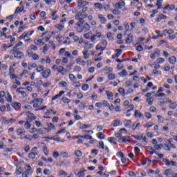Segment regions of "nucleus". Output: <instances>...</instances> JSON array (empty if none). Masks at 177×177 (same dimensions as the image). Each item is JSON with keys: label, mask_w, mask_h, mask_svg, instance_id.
<instances>
[{"label": "nucleus", "mask_w": 177, "mask_h": 177, "mask_svg": "<svg viewBox=\"0 0 177 177\" xmlns=\"http://www.w3.org/2000/svg\"><path fill=\"white\" fill-rule=\"evenodd\" d=\"M118 91L122 96H124L125 95V90L123 88L120 87Z\"/></svg>", "instance_id": "56"}, {"label": "nucleus", "mask_w": 177, "mask_h": 177, "mask_svg": "<svg viewBox=\"0 0 177 177\" xmlns=\"http://www.w3.org/2000/svg\"><path fill=\"white\" fill-rule=\"evenodd\" d=\"M12 106L14 109H15V110H19V109L21 107V104L19 102H13Z\"/></svg>", "instance_id": "26"}, {"label": "nucleus", "mask_w": 177, "mask_h": 177, "mask_svg": "<svg viewBox=\"0 0 177 177\" xmlns=\"http://www.w3.org/2000/svg\"><path fill=\"white\" fill-rule=\"evenodd\" d=\"M1 119L3 120L2 124L4 125H8V124H10V120H6V118L2 117Z\"/></svg>", "instance_id": "38"}, {"label": "nucleus", "mask_w": 177, "mask_h": 177, "mask_svg": "<svg viewBox=\"0 0 177 177\" xmlns=\"http://www.w3.org/2000/svg\"><path fill=\"white\" fill-rule=\"evenodd\" d=\"M88 3L86 1L78 0L77 5L79 8H82V11L85 12L88 9Z\"/></svg>", "instance_id": "3"}, {"label": "nucleus", "mask_w": 177, "mask_h": 177, "mask_svg": "<svg viewBox=\"0 0 177 177\" xmlns=\"http://www.w3.org/2000/svg\"><path fill=\"white\" fill-rule=\"evenodd\" d=\"M31 174H32V169L28 165L25 167V171L22 173V177H28Z\"/></svg>", "instance_id": "4"}, {"label": "nucleus", "mask_w": 177, "mask_h": 177, "mask_svg": "<svg viewBox=\"0 0 177 177\" xmlns=\"http://www.w3.org/2000/svg\"><path fill=\"white\" fill-rule=\"evenodd\" d=\"M64 44L66 45H70V44H71V41H70V37H66V39L64 41Z\"/></svg>", "instance_id": "62"}, {"label": "nucleus", "mask_w": 177, "mask_h": 177, "mask_svg": "<svg viewBox=\"0 0 177 177\" xmlns=\"http://www.w3.org/2000/svg\"><path fill=\"white\" fill-rule=\"evenodd\" d=\"M28 35V32H24L22 35L18 37V39H24V38H26Z\"/></svg>", "instance_id": "51"}, {"label": "nucleus", "mask_w": 177, "mask_h": 177, "mask_svg": "<svg viewBox=\"0 0 177 177\" xmlns=\"http://www.w3.org/2000/svg\"><path fill=\"white\" fill-rule=\"evenodd\" d=\"M112 13L115 15H118L121 14V11L118 9L113 10Z\"/></svg>", "instance_id": "55"}, {"label": "nucleus", "mask_w": 177, "mask_h": 177, "mask_svg": "<svg viewBox=\"0 0 177 177\" xmlns=\"http://www.w3.org/2000/svg\"><path fill=\"white\" fill-rule=\"evenodd\" d=\"M32 103H34L33 104L34 109H37V107H39V106H41V104H42V103H44V100H42V99L34 100L32 101Z\"/></svg>", "instance_id": "7"}, {"label": "nucleus", "mask_w": 177, "mask_h": 177, "mask_svg": "<svg viewBox=\"0 0 177 177\" xmlns=\"http://www.w3.org/2000/svg\"><path fill=\"white\" fill-rule=\"evenodd\" d=\"M17 135H19L20 136L21 135V133H26V130H24L23 129H18L17 130Z\"/></svg>", "instance_id": "44"}, {"label": "nucleus", "mask_w": 177, "mask_h": 177, "mask_svg": "<svg viewBox=\"0 0 177 177\" xmlns=\"http://www.w3.org/2000/svg\"><path fill=\"white\" fill-rule=\"evenodd\" d=\"M98 19H100V23H102V24H104V23L106 21V17H103V15L100 14L98 15Z\"/></svg>", "instance_id": "29"}, {"label": "nucleus", "mask_w": 177, "mask_h": 177, "mask_svg": "<svg viewBox=\"0 0 177 177\" xmlns=\"http://www.w3.org/2000/svg\"><path fill=\"white\" fill-rule=\"evenodd\" d=\"M75 156L77 157H82V151H75Z\"/></svg>", "instance_id": "63"}, {"label": "nucleus", "mask_w": 177, "mask_h": 177, "mask_svg": "<svg viewBox=\"0 0 177 177\" xmlns=\"http://www.w3.org/2000/svg\"><path fill=\"white\" fill-rule=\"evenodd\" d=\"M133 138H136L137 140H142V138H143V134H140V136H132Z\"/></svg>", "instance_id": "53"}, {"label": "nucleus", "mask_w": 177, "mask_h": 177, "mask_svg": "<svg viewBox=\"0 0 177 177\" xmlns=\"http://www.w3.org/2000/svg\"><path fill=\"white\" fill-rule=\"evenodd\" d=\"M161 53V51L160 50V49L157 48L156 50V51L154 52V53H151L150 55V58L152 60L156 59V57H158V56H160V54Z\"/></svg>", "instance_id": "9"}, {"label": "nucleus", "mask_w": 177, "mask_h": 177, "mask_svg": "<svg viewBox=\"0 0 177 177\" xmlns=\"http://www.w3.org/2000/svg\"><path fill=\"white\" fill-rule=\"evenodd\" d=\"M161 0H158L156 2V6H158V9H162V5L161 4Z\"/></svg>", "instance_id": "47"}, {"label": "nucleus", "mask_w": 177, "mask_h": 177, "mask_svg": "<svg viewBox=\"0 0 177 177\" xmlns=\"http://www.w3.org/2000/svg\"><path fill=\"white\" fill-rule=\"evenodd\" d=\"M55 28H57L60 31H63V30H64V26L62 24H57L55 26Z\"/></svg>", "instance_id": "46"}, {"label": "nucleus", "mask_w": 177, "mask_h": 177, "mask_svg": "<svg viewBox=\"0 0 177 177\" xmlns=\"http://www.w3.org/2000/svg\"><path fill=\"white\" fill-rule=\"evenodd\" d=\"M79 128L80 129H88V128H92V125L81 124H80Z\"/></svg>", "instance_id": "22"}, {"label": "nucleus", "mask_w": 177, "mask_h": 177, "mask_svg": "<svg viewBox=\"0 0 177 177\" xmlns=\"http://www.w3.org/2000/svg\"><path fill=\"white\" fill-rule=\"evenodd\" d=\"M119 125H121L120 120H115L113 122V127H119Z\"/></svg>", "instance_id": "60"}, {"label": "nucleus", "mask_w": 177, "mask_h": 177, "mask_svg": "<svg viewBox=\"0 0 177 177\" xmlns=\"http://www.w3.org/2000/svg\"><path fill=\"white\" fill-rule=\"evenodd\" d=\"M115 52H116L115 55H113L112 56L113 59H115V57L117 59H118L120 57V55H121V52H122V50H121V49H116Z\"/></svg>", "instance_id": "23"}, {"label": "nucleus", "mask_w": 177, "mask_h": 177, "mask_svg": "<svg viewBox=\"0 0 177 177\" xmlns=\"http://www.w3.org/2000/svg\"><path fill=\"white\" fill-rule=\"evenodd\" d=\"M123 6H125V2L122 0H120L118 3L115 4V7L118 8V9H122Z\"/></svg>", "instance_id": "12"}, {"label": "nucleus", "mask_w": 177, "mask_h": 177, "mask_svg": "<svg viewBox=\"0 0 177 177\" xmlns=\"http://www.w3.org/2000/svg\"><path fill=\"white\" fill-rule=\"evenodd\" d=\"M39 133H46L48 132L47 129H40L38 130Z\"/></svg>", "instance_id": "61"}, {"label": "nucleus", "mask_w": 177, "mask_h": 177, "mask_svg": "<svg viewBox=\"0 0 177 177\" xmlns=\"http://www.w3.org/2000/svg\"><path fill=\"white\" fill-rule=\"evenodd\" d=\"M88 50H83L82 54H83L84 59H89L90 55L89 53H88Z\"/></svg>", "instance_id": "31"}, {"label": "nucleus", "mask_w": 177, "mask_h": 177, "mask_svg": "<svg viewBox=\"0 0 177 177\" xmlns=\"http://www.w3.org/2000/svg\"><path fill=\"white\" fill-rule=\"evenodd\" d=\"M118 75L120 77H127L128 72L125 69H124L121 72L118 73Z\"/></svg>", "instance_id": "27"}, {"label": "nucleus", "mask_w": 177, "mask_h": 177, "mask_svg": "<svg viewBox=\"0 0 177 177\" xmlns=\"http://www.w3.org/2000/svg\"><path fill=\"white\" fill-rule=\"evenodd\" d=\"M6 99L8 103H12L13 100L12 98V95L9 93H7V95L6 96Z\"/></svg>", "instance_id": "33"}, {"label": "nucleus", "mask_w": 177, "mask_h": 177, "mask_svg": "<svg viewBox=\"0 0 177 177\" xmlns=\"http://www.w3.org/2000/svg\"><path fill=\"white\" fill-rule=\"evenodd\" d=\"M49 50V46H48L47 44H46L44 46V48H43V53L44 55H46V52H48V50Z\"/></svg>", "instance_id": "48"}, {"label": "nucleus", "mask_w": 177, "mask_h": 177, "mask_svg": "<svg viewBox=\"0 0 177 177\" xmlns=\"http://www.w3.org/2000/svg\"><path fill=\"white\" fill-rule=\"evenodd\" d=\"M123 26H124L125 29H126V32L124 33V35H126L127 37H129V33H131V30H129V24H128V23L124 22Z\"/></svg>", "instance_id": "15"}, {"label": "nucleus", "mask_w": 177, "mask_h": 177, "mask_svg": "<svg viewBox=\"0 0 177 177\" xmlns=\"http://www.w3.org/2000/svg\"><path fill=\"white\" fill-rule=\"evenodd\" d=\"M134 116L135 117H139V118H143L144 115L142 113H139V111L136 110L135 113H134Z\"/></svg>", "instance_id": "32"}, {"label": "nucleus", "mask_w": 177, "mask_h": 177, "mask_svg": "<svg viewBox=\"0 0 177 177\" xmlns=\"http://www.w3.org/2000/svg\"><path fill=\"white\" fill-rule=\"evenodd\" d=\"M62 102L63 103H70V102H71V100L67 98L66 97H64L62 98Z\"/></svg>", "instance_id": "58"}, {"label": "nucleus", "mask_w": 177, "mask_h": 177, "mask_svg": "<svg viewBox=\"0 0 177 177\" xmlns=\"http://www.w3.org/2000/svg\"><path fill=\"white\" fill-rule=\"evenodd\" d=\"M50 69H46L41 73V75L44 78H49V77L50 76Z\"/></svg>", "instance_id": "11"}, {"label": "nucleus", "mask_w": 177, "mask_h": 177, "mask_svg": "<svg viewBox=\"0 0 177 177\" xmlns=\"http://www.w3.org/2000/svg\"><path fill=\"white\" fill-rule=\"evenodd\" d=\"M81 138H83L84 139H86L87 140H92V136L88 135V134H86L84 136H82Z\"/></svg>", "instance_id": "50"}, {"label": "nucleus", "mask_w": 177, "mask_h": 177, "mask_svg": "<svg viewBox=\"0 0 177 177\" xmlns=\"http://www.w3.org/2000/svg\"><path fill=\"white\" fill-rule=\"evenodd\" d=\"M37 73H41V71H44V66L41 65L37 68Z\"/></svg>", "instance_id": "64"}, {"label": "nucleus", "mask_w": 177, "mask_h": 177, "mask_svg": "<svg viewBox=\"0 0 177 177\" xmlns=\"http://www.w3.org/2000/svg\"><path fill=\"white\" fill-rule=\"evenodd\" d=\"M57 13V11H52L51 16H52V20H56L57 19V15H56Z\"/></svg>", "instance_id": "39"}, {"label": "nucleus", "mask_w": 177, "mask_h": 177, "mask_svg": "<svg viewBox=\"0 0 177 177\" xmlns=\"http://www.w3.org/2000/svg\"><path fill=\"white\" fill-rule=\"evenodd\" d=\"M101 37H102V33L98 32L96 33V35H93L91 37V42H94V41H96V38H100Z\"/></svg>", "instance_id": "16"}, {"label": "nucleus", "mask_w": 177, "mask_h": 177, "mask_svg": "<svg viewBox=\"0 0 177 177\" xmlns=\"http://www.w3.org/2000/svg\"><path fill=\"white\" fill-rule=\"evenodd\" d=\"M169 63H170V64H175L176 63V57H175V56L170 57L169 58Z\"/></svg>", "instance_id": "30"}, {"label": "nucleus", "mask_w": 177, "mask_h": 177, "mask_svg": "<svg viewBox=\"0 0 177 177\" xmlns=\"http://www.w3.org/2000/svg\"><path fill=\"white\" fill-rule=\"evenodd\" d=\"M154 147L156 150H161V149H162V147H164V145L162 144L156 145L154 146Z\"/></svg>", "instance_id": "54"}, {"label": "nucleus", "mask_w": 177, "mask_h": 177, "mask_svg": "<svg viewBox=\"0 0 177 177\" xmlns=\"http://www.w3.org/2000/svg\"><path fill=\"white\" fill-rule=\"evenodd\" d=\"M17 92H18V93H21V96H23V97H27V94L26 93V91H24V88L23 87H19L17 89Z\"/></svg>", "instance_id": "13"}, {"label": "nucleus", "mask_w": 177, "mask_h": 177, "mask_svg": "<svg viewBox=\"0 0 177 177\" xmlns=\"http://www.w3.org/2000/svg\"><path fill=\"white\" fill-rule=\"evenodd\" d=\"M63 95H64V91H59V93L55 95L54 97H53L52 100H56V99H59V97H62V96H63Z\"/></svg>", "instance_id": "20"}, {"label": "nucleus", "mask_w": 177, "mask_h": 177, "mask_svg": "<svg viewBox=\"0 0 177 177\" xmlns=\"http://www.w3.org/2000/svg\"><path fill=\"white\" fill-rule=\"evenodd\" d=\"M10 55H13L14 57L16 59H21L23 57H24V55L23 54V52L19 50H15L12 53V51H10Z\"/></svg>", "instance_id": "5"}, {"label": "nucleus", "mask_w": 177, "mask_h": 177, "mask_svg": "<svg viewBox=\"0 0 177 177\" xmlns=\"http://www.w3.org/2000/svg\"><path fill=\"white\" fill-rule=\"evenodd\" d=\"M165 62V59L162 57H159L157 59V62L158 64H162Z\"/></svg>", "instance_id": "45"}, {"label": "nucleus", "mask_w": 177, "mask_h": 177, "mask_svg": "<svg viewBox=\"0 0 177 177\" xmlns=\"http://www.w3.org/2000/svg\"><path fill=\"white\" fill-rule=\"evenodd\" d=\"M75 26L76 31H77V32H87V31L91 30V26H89L88 23L84 24V22H77Z\"/></svg>", "instance_id": "1"}, {"label": "nucleus", "mask_w": 177, "mask_h": 177, "mask_svg": "<svg viewBox=\"0 0 177 177\" xmlns=\"http://www.w3.org/2000/svg\"><path fill=\"white\" fill-rule=\"evenodd\" d=\"M57 71L60 73L62 75H66V74H67V69L64 68L62 66H58Z\"/></svg>", "instance_id": "10"}, {"label": "nucleus", "mask_w": 177, "mask_h": 177, "mask_svg": "<svg viewBox=\"0 0 177 177\" xmlns=\"http://www.w3.org/2000/svg\"><path fill=\"white\" fill-rule=\"evenodd\" d=\"M97 136H98V138L100 139V140H103V139H104V134H103L102 132L98 133Z\"/></svg>", "instance_id": "52"}, {"label": "nucleus", "mask_w": 177, "mask_h": 177, "mask_svg": "<svg viewBox=\"0 0 177 177\" xmlns=\"http://www.w3.org/2000/svg\"><path fill=\"white\" fill-rule=\"evenodd\" d=\"M43 151H44L45 156H49V150H48L47 147H43Z\"/></svg>", "instance_id": "49"}, {"label": "nucleus", "mask_w": 177, "mask_h": 177, "mask_svg": "<svg viewBox=\"0 0 177 177\" xmlns=\"http://www.w3.org/2000/svg\"><path fill=\"white\" fill-rule=\"evenodd\" d=\"M26 115H27L28 118H30V120H35V118H37V117L35 116V115H34V113L28 111L26 112Z\"/></svg>", "instance_id": "18"}, {"label": "nucleus", "mask_w": 177, "mask_h": 177, "mask_svg": "<svg viewBox=\"0 0 177 177\" xmlns=\"http://www.w3.org/2000/svg\"><path fill=\"white\" fill-rule=\"evenodd\" d=\"M60 156L62 157V158H66L68 157V153L66 151H61Z\"/></svg>", "instance_id": "40"}, {"label": "nucleus", "mask_w": 177, "mask_h": 177, "mask_svg": "<svg viewBox=\"0 0 177 177\" xmlns=\"http://www.w3.org/2000/svg\"><path fill=\"white\" fill-rule=\"evenodd\" d=\"M118 154L120 157H121V161L123 164H125L127 162V158H125V156L124 155V153L122 152H118Z\"/></svg>", "instance_id": "21"}, {"label": "nucleus", "mask_w": 177, "mask_h": 177, "mask_svg": "<svg viewBox=\"0 0 177 177\" xmlns=\"http://www.w3.org/2000/svg\"><path fill=\"white\" fill-rule=\"evenodd\" d=\"M152 66H153V68L155 70H159V68H161V66H160V64H158L157 62H154L153 64L150 65L151 67Z\"/></svg>", "instance_id": "36"}, {"label": "nucleus", "mask_w": 177, "mask_h": 177, "mask_svg": "<svg viewBox=\"0 0 177 177\" xmlns=\"http://www.w3.org/2000/svg\"><path fill=\"white\" fill-rule=\"evenodd\" d=\"M145 96L147 97L148 105L151 106V104H153V102H154V98L151 97V93H147Z\"/></svg>", "instance_id": "8"}, {"label": "nucleus", "mask_w": 177, "mask_h": 177, "mask_svg": "<svg viewBox=\"0 0 177 177\" xmlns=\"http://www.w3.org/2000/svg\"><path fill=\"white\" fill-rule=\"evenodd\" d=\"M117 78V75L114 73H109L108 75V80L111 81V80H115Z\"/></svg>", "instance_id": "34"}, {"label": "nucleus", "mask_w": 177, "mask_h": 177, "mask_svg": "<svg viewBox=\"0 0 177 177\" xmlns=\"http://www.w3.org/2000/svg\"><path fill=\"white\" fill-rule=\"evenodd\" d=\"M167 17L165 15L160 14L158 15V18L156 19V21L158 23H160V21H161V20H167Z\"/></svg>", "instance_id": "17"}, {"label": "nucleus", "mask_w": 177, "mask_h": 177, "mask_svg": "<svg viewBox=\"0 0 177 177\" xmlns=\"http://www.w3.org/2000/svg\"><path fill=\"white\" fill-rule=\"evenodd\" d=\"M163 9H166L167 10H174L175 9L174 5H167L163 8Z\"/></svg>", "instance_id": "35"}, {"label": "nucleus", "mask_w": 177, "mask_h": 177, "mask_svg": "<svg viewBox=\"0 0 177 177\" xmlns=\"http://www.w3.org/2000/svg\"><path fill=\"white\" fill-rule=\"evenodd\" d=\"M164 174L165 175V176H169V175H172V169H167L165 171Z\"/></svg>", "instance_id": "37"}, {"label": "nucleus", "mask_w": 177, "mask_h": 177, "mask_svg": "<svg viewBox=\"0 0 177 177\" xmlns=\"http://www.w3.org/2000/svg\"><path fill=\"white\" fill-rule=\"evenodd\" d=\"M23 9H24V6H22L21 8L17 7L14 13V16H17V14L21 13V12L23 10Z\"/></svg>", "instance_id": "24"}, {"label": "nucleus", "mask_w": 177, "mask_h": 177, "mask_svg": "<svg viewBox=\"0 0 177 177\" xmlns=\"http://www.w3.org/2000/svg\"><path fill=\"white\" fill-rule=\"evenodd\" d=\"M82 91H88V89H89V85L88 84H84L82 86Z\"/></svg>", "instance_id": "59"}, {"label": "nucleus", "mask_w": 177, "mask_h": 177, "mask_svg": "<svg viewBox=\"0 0 177 177\" xmlns=\"http://www.w3.org/2000/svg\"><path fill=\"white\" fill-rule=\"evenodd\" d=\"M95 6L97 9H103V5H102V3H95Z\"/></svg>", "instance_id": "57"}, {"label": "nucleus", "mask_w": 177, "mask_h": 177, "mask_svg": "<svg viewBox=\"0 0 177 177\" xmlns=\"http://www.w3.org/2000/svg\"><path fill=\"white\" fill-rule=\"evenodd\" d=\"M37 154H38L37 152H30L28 155L29 158H31L32 160L35 158Z\"/></svg>", "instance_id": "43"}, {"label": "nucleus", "mask_w": 177, "mask_h": 177, "mask_svg": "<svg viewBox=\"0 0 177 177\" xmlns=\"http://www.w3.org/2000/svg\"><path fill=\"white\" fill-rule=\"evenodd\" d=\"M163 162H165V165H167V167H176L177 165V162L171 160L169 161L168 159L167 158H163L162 159Z\"/></svg>", "instance_id": "6"}, {"label": "nucleus", "mask_w": 177, "mask_h": 177, "mask_svg": "<svg viewBox=\"0 0 177 177\" xmlns=\"http://www.w3.org/2000/svg\"><path fill=\"white\" fill-rule=\"evenodd\" d=\"M44 39V38H42V39H40L39 40H38V39H35V41H34V42H35V44H36V45H41V44H45V42H44V41H42V40Z\"/></svg>", "instance_id": "42"}, {"label": "nucleus", "mask_w": 177, "mask_h": 177, "mask_svg": "<svg viewBox=\"0 0 177 177\" xmlns=\"http://www.w3.org/2000/svg\"><path fill=\"white\" fill-rule=\"evenodd\" d=\"M88 15L85 11L79 12L75 15V19L78 20L77 22L85 23V20L84 19H86Z\"/></svg>", "instance_id": "2"}, {"label": "nucleus", "mask_w": 177, "mask_h": 177, "mask_svg": "<svg viewBox=\"0 0 177 177\" xmlns=\"http://www.w3.org/2000/svg\"><path fill=\"white\" fill-rule=\"evenodd\" d=\"M177 107V102H172L169 105V109H171V110H175Z\"/></svg>", "instance_id": "41"}, {"label": "nucleus", "mask_w": 177, "mask_h": 177, "mask_svg": "<svg viewBox=\"0 0 177 177\" xmlns=\"http://www.w3.org/2000/svg\"><path fill=\"white\" fill-rule=\"evenodd\" d=\"M104 71L105 72L106 74H109V73H112L113 67H111V66H106L104 68Z\"/></svg>", "instance_id": "28"}, {"label": "nucleus", "mask_w": 177, "mask_h": 177, "mask_svg": "<svg viewBox=\"0 0 177 177\" xmlns=\"http://www.w3.org/2000/svg\"><path fill=\"white\" fill-rule=\"evenodd\" d=\"M129 36L126 39V44H131L133 42V36L131 35V33H129Z\"/></svg>", "instance_id": "25"}, {"label": "nucleus", "mask_w": 177, "mask_h": 177, "mask_svg": "<svg viewBox=\"0 0 177 177\" xmlns=\"http://www.w3.org/2000/svg\"><path fill=\"white\" fill-rule=\"evenodd\" d=\"M20 46H23V42L21 41L18 42L10 51L13 53L15 50H20Z\"/></svg>", "instance_id": "14"}, {"label": "nucleus", "mask_w": 177, "mask_h": 177, "mask_svg": "<svg viewBox=\"0 0 177 177\" xmlns=\"http://www.w3.org/2000/svg\"><path fill=\"white\" fill-rule=\"evenodd\" d=\"M131 140V137L129 136H122L120 139H119V142H123L124 143H127V142H129Z\"/></svg>", "instance_id": "19"}]
</instances>
